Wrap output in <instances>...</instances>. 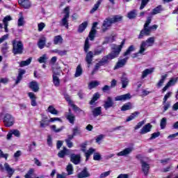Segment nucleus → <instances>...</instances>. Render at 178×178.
<instances>
[{
  "label": "nucleus",
  "mask_w": 178,
  "mask_h": 178,
  "mask_svg": "<svg viewBox=\"0 0 178 178\" xmlns=\"http://www.w3.org/2000/svg\"><path fill=\"white\" fill-rule=\"evenodd\" d=\"M122 19H123V17L120 15H115L113 17H108L106 18L105 20L103 22L102 30L104 33L109 29L113 24V23H118V22H122Z\"/></svg>",
  "instance_id": "nucleus-1"
},
{
  "label": "nucleus",
  "mask_w": 178,
  "mask_h": 178,
  "mask_svg": "<svg viewBox=\"0 0 178 178\" xmlns=\"http://www.w3.org/2000/svg\"><path fill=\"white\" fill-rule=\"evenodd\" d=\"M13 54L14 55H22L24 51V45L21 40H14L12 41Z\"/></svg>",
  "instance_id": "nucleus-2"
},
{
  "label": "nucleus",
  "mask_w": 178,
  "mask_h": 178,
  "mask_svg": "<svg viewBox=\"0 0 178 178\" xmlns=\"http://www.w3.org/2000/svg\"><path fill=\"white\" fill-rule=\"evenodd\" d=\"M154 44H155V37H150L146 40L142 41L140 44V54H143V52H145V51H147V48H149V47H153Z\"/></svg>",
  "instance_id": "nucleus-3"
},
{
  "label": "nucleus",
  "mask_w": 178,
  "mask_h": 178,
  "mask_svg": "<svg viewBox=\"0 0 178 178\" xmlns=\"http://www.w3.org/2000/svg\"><path fill=\"white\" fill-rule=\"evenodd\" d=\"M124 42H126V40H123L120 45L115 46L114 47V50L107 55L110 60H112V59H115V58H118V56H119V54H120L122 48H123V45H124Z\"/></svg>",
  "instance_id": "nucleus-4"
},
{
  "label": "nucleus",
  "mask_w": 178,
  "mask_h": 178,
  "mask_svg": "<svg viewBox=\"0 0 178 178\" xmlns=\"http://www.w3.org/2000/svg\"><path fill=\"white\" fill-rule=\"evenodd\" d=\"M64 13H65V15L63 17V19H61L60 24V26L65 27V29H69L68 19L70 16V8L66 7L64 9Z\"/></svg>",
  "instance_id": "nucleus-5"
},
{
  "label": "nucleus",
  "mask_w": 178,
  "mask_h": 178,
  "mask_svg": "<svg viewBox=\"0 0 178 178\" xmlns=\"http://www.w3.org/2000/svg\"><path fill=\"white\" fill-rule=\"evenodd\" d=\"M3 123L6 127H10L15 124V118L12 115L7 113L4 115Z\"/></svg>",
  "instance_id": "nucleus-6"
},
{
  "label": "nucleus",
  "mask_w": 178,
  "mask_h": 178,
  "mask_svg": "<svg viewBox=\"0 0 178 178\" xmlns=\"http://www.w3.org/2000/svg\"><path fill=\"white\" fill-rule=\"evenodd\" d=\"M134 151V148L129 147L124 149L122 151L117 153V156H128Z\"/></svg>",
  "instance_id": "nucleus-7"
},
{
  "label": "nucleus",
  "mask_w": 178,
  "mask_h": 178,
  "mask_svg": "<svg viewBox=\"0 0 178 178\" xmlns=\"http://www.w3.org/2000/svg\"><path fill=\"white\" fill-rule=\"evenodd\" d=\"M65 99H66L67 102H68V104L70 105V106L73 108L75 112H84L81 109H80V108L77 107V106L73 104V102L72 101V99H70V96H69V95H65Z\"/></svg>",
  "instance_id": "nucleus-8"
},
{
  "label": "nucleus",
  "mask_w": 178,
  "mask_h": 178,
  "mask_svg": "<svg viewBox=\"0 0 178 178\" xmlns=\"http://www.w3.org/2000/svg\"><path fill=\"white\" fill-rule=\"evenodd\" d=\"M115 103H113V100L112 99V97H108L106 100L104 101L103 106L106 111H108L109 108H112Z\"/></svg>",
  "instance_id": "nucleus-9"
},
{
  "label": "nucleus",
  "mask_w": 178,
  "mask_h": 178,
  "mask_svg": "<svg viewBox=\"0 0 178 178\" xmlns=\"http://www.w3.org/2000/svg\"><path fill=\"white\" fill-rule=\"evenodd\" d=\"M127 60H129V57H126L124 58L118 60L116 65L114 67V70H116L118 69H120V67H123L126 63H127Z\"/></svg>",
  "instance_id": "nucleus-10"
},
{
  "label": "nucleus",
  "mask_w": 178,
  "mask_h": 178,
  "mask_svg": "<svg viewBox=\"0 0 178 178\" xmlns=\"http://www.w3.org/2000/svg\"><path fill=\"white\" fill-rule=\"evenodd\" d=\"M177 80H178V78L170 79V80L166 83L165 87L163 88L162 89L163 92H165V91H167L169 87H172V86H175V84L177 83Z\"/></svg>",
  "instance_id": "nucleus-11"
},
{
  "label": "nucleus",
  "mask_w": 178,
  "mask_h": 178,
  "mask_svg": "<svg viewBox=\"0 0 178 178\" xmlns=\"http://www.w3.org/2000/svg\"><path fill=\"white\" fill-rule=\"evenodd\" d=\"M18 3L24 9H30L31 8V1L30 0H18Z\"/></svg>",
  "instance_id": "nucleus-12"
},
{
  "label": "nucleus",
  "mask_w": 178,
  "mask_h": 178,
  "mask_svg": "<svg viewBox=\"0 0 178 178\" xmlns=\"http://www.w3.org/2000/svg\"><path fill=\"white\" fill-rule=\"evenodd\" d=\"M131 99V95H130V93H127L125 95H118L116 96L115 97V101H127L129 99Z\"/></svg>",
  "instance_id": "nucleus-13"
},
{
  "label": "nucleus",
  "mask_w": 178,
  "mask_h": 178,
  "mask_svg": "<svg viewBox=\"0 0 178 178\" xmlns=\"http://www.w3.org/2000/svg\"><path fill=\"white\" fill-rule=\"evenodd\" d=\"M151 34V29L149 26H144V29L140 31L138 36L139 40H141L144 35H149Z\"/></svg>",
  "instance_id": "nucleus-14"
},
{
  "label": "nucleus",
  "mask_w": 178,
  "mask_h": 178,
  "mask_svg": "<svg viewBox=\"0 0 178 178\" xmlns=\"http://www.w3.org/2000/svg\"><path fill=\"white\" fill-rule=\"evenodd\" d=\"M152 130V125L149 123L146 124L140 131V134H147V133H149Z\"/></svg>",
  "instance_id": "nucleus-15"
},
{
  "label": "nucleus",
  "mask_w": 178,
  "mask_h": 178,
  "mask_svg": "<svg viewBox=\"0 0 178 178\" xmlns=\"http://www.w3.org/2000/svg\"><path fill=\"white\" fill-rule=\"evenodd\" d=\"M92 58H94V53L92 51L88 52L85 59L88 63V67H90L92 64Z\"/></svg>",
  "instance_id": "nucleus-16"
},
{
  "label": "nucleus",
  "mask_w": 178,
  "mask_h": 178,
  "mask_svg": "<svg viewBox=\"0 0 178 178\" xmlns=\"http://www.w3.org/2000/svg\"><path fill=\"white\" fill-rule=\"evenodd\" d=\"M92 115L93 118H98V116H101V115H102V107L99 106L93 108L92 109Z\"/></svg>",
  "instance_id": "nucleus-17"
},
{
  "label": "nucleus",
  "mask_w": 178,
  "mask_h": 178,
  "mask_svg": "<svg viewBox=\"0 0 178 178\" xmlns=\"http://www.w3.org/2000/svg\"><path fill=\"white\" fill-rule=\"evenodd\" d=\"M140 163L142 166V170L145 176H147L148 175V172L149 171V164L147 163V162L143 160L140 161Z\"/></svg>",
  "instance_id": "nucleus-18"
},
{
  "label": "nucleus",
  "mask_w": 178,
  "mask_h": 178,
  "mask_svg": "<svg viewBox=\"0 0 178 178\" xmlns=\"http://www.w3.org/2000/svg\"><path fill=\"white\" fill-rule=\"evenodd\" d=\"M4 169L8 173V177H12V176H13V173H15V169L12 168L9 163H4Z\"/></svg>",
  "instance_id": "nucleus-19"
},
{
  "label": "nucleus",
  "mask_w": 178,
  "mask_h": 178,
  "mask_svg": "<svg viewBox=\"0 0 178 178\" xmlns=\"http://www.w3.org/2000/svg\"><path fill=\"white\" fill-rule=\"evenodd\" d=\"M90 176H91V174H90L87 168H83V170L77 175L78 178H87L90 177Z\"/></svg>",
  "instance_id": "nucleus-20"
},
{
  "label": "nucleus",
  "mask_w": 178,
  "mask_h": 178,
  "mask_svg": "<svg viewBox=\"0 0 178 178\" xmlns=\"http://www.w3.org/2000/svg\"><path fill=\"white\" fill-rule=\"evenodd\" d=\"M81 156L79 154H72L70 156V161L71 162H72V163H74V165H79V163H80V159H81Z\"/></svg>",
  "instance_id": "nucleus-21"
},
{
  "label": "nucleus",
  "mask_w": 178,
  "mask_h": 178,
  "mask_svg": "<svg viewBox=\"0 0 178 178\" xmlns=\"http://www.w3.org/2000/svg\"><path fill=\"white\" fill-rule=\"evenodd\" d=\"M66 119H67L68 122L71 123V124H74V120H76V116L74 114L72 113V110L69 109L68 113L65 116Z\"/></svg>",
  "instance_id": "nucleus-22"
},
{
  "label": "nucleus",
  "mask_w": 178,
  "mask_h": 178,
  "mask_svg": "<svg viewBox=\"0 0 178 178\" xmlns=\"http://www.w3.org/2000/svg\"><path fill=\"white\" fill-rule=\"evenodd\" d=\"M29 88L32 89V91L34 92H38V90H40L38 83H37V81H31L29 83Z\"/></svg>",
  "instance_id": "nucleus-23"
},
{
  "label": "nucleus",
  "mask_w": 178,
  "mask_h": 178,
  "mask_svg": "<svg viewBox=\"0 0 178 178\" xmlns=\"http://www.w3.org/2000/svg\"><path fill=\"white\" fill-rule=\"evenodd\" d=\"M28 95L31 99V104L32 106H37V102L35 101L37 99V97H35V95L33 92H29Z\"/></svg>",
  "instance_id": "nucleus-24"
},
{
  "label": "nucleus",
  "mask_w": 178,
  "mask_h": 178,
  "mask_svg": "<svg viewBox=\"0 0 178 178\" xmlns=\"http://www.w3.org/2000/svg\"><path fill=\"white\" fill-rule=\"evenodd\" d=\"M40 127L45 129L47 126H49V121L48 117H42L41 121L40 122Z\"/></svg>",
  "instance_id": "nucleus-25"
},
{
  "label": "nucleus",
  "mask_w": 178,
  "mask_h": 178,
  "mask_svg": "<svg viewBox=\"0 0 178 178\" xmlns=\"http://www.w3.org/2000/svg\"><path fill=\"white\" fill-rule=\"evenodd\" d=\"M58 74H56L55 72H54V74L52 75L53 83H54L55 87H59V86L60 84V79H59Z\"/></svg>",
  "instance_id": "nucleus-26"
},
{
  "label": "nucleus",
  "mask_w": 178,
  "mask_h": 178,
  "mask_svg": "<svg viewBox=\"0 0 178 178\" xmlns=\"http://www.w3.org/2000/svg\"><path fill=\"white\" fill-rule=\"evenodd\" d=\"M47 42V38L45 37H42L40 39H39V41L38 42V46L40 49H44L45 47V43Z\"/></svg>",
  "instance_id": "nucleus-27"
},
{
  "label": "nucleus",
  "mask_w": 178,
  "mask_h": 178,
  "mask_svg": "<svg viewBox=\"0 0 178 178\" xmlns=\"http://www.w3.org/2000/svg\"><path fill=\"white\" fill-rule=\"evenodd\" d=\"M166 79H168V74H165L164 75H162L161 76V79L157 83L158 88H161V87H162V86H163V83H165Z\"/></svg>",
  "instance_id": "nucleus-28"
},
{
  "label": "nucleus",
  "mask_w": 178,
  "mask_h": 178,
  "mask_svg": "<svg viewBox=\"0 0 178 178\" xmlns=\"http://www.w3.org/2000/svg\"><path fill=\"white\" fill-rule=\"evenodd\" d=\"M25 73H26V70H20L19 71L18 76L15 81L16 84H19V83H20V81H22V79H23V74H24Z\"/></svg>",
  "instance_id": "nucleus-29"
},
{
  "label": "nucleus",
  "mask_w": 178,
  "mask_h": 178,
  "mask_svg": "<svg viewBox=\"0 0 178 178\" xmlns=\"http://www.w3.org/2000/svg\"><path fill=\"white\" fill-rule=\"evenodd\" d=\"M130 109H133V104L130 102L124 104L122 107H121V111H130Z\"/></svg>",
  "instance_id": "nucleus-30"
},
{
  "label": "nucleus",
  "mask_w": 178,
  "mask_h": 178,
  "mask_svg": "<svg viewBox=\"0 0 178 178\" xmlns=\"http://www.w3.org/2000/svg\"><path fill=\"white\" fill-rule=\"evenodd\" d=\"M154 69L150 68V69H146L142 72V79H145L148 74H151L152 73H154Z\"/></svg>",
  "instance_id": "nucleus-31"
},
{
  "label": "nucleus",
  "mask_w": 178,
  "mask_h": 178,
  "mask_svg": "<svg viewBox=\"0 0 178 178\" xmlns=\"http://www.w3.org/2000/svg\"><path fill=\"white\" fill-rule=\"evenodd\" d=\"M63 42V38L60 35H57L54 37V44L55 45H60Z\"/></svg>",
  "instance_id": "nucleus-32"
},
{
  "label": "nucleus",
  "mask_w": 178,
  "mask_h": 178,
  "mask_svg": "<svg viewBox=\"0 0 178 178\" xmlns=\"http://www.w3.org/2000/svg\"><path fill=\"white\" fill-rule=\"evenodd\" d=\"M81 74H83V68H81V65H79L76 67L74 77H80Z\"/></svg>",
  "instance_id": "nucleus-33"
},
{
  "label": "nucleus",
  "mask_w": 178,
  "mask_h": 178,
  "mask_svg": "<svg viewBox=\"0 0 178 178\" xmlns=\"http://www.w3.org/2000/svg\"><path fill=\"white\" fill-rule=\"evenodd\" d=\"M102 3V0H98L97 3L94 5L93 8L90 10V13H94L98 10V8H99L101 3Z\"/></svg>",
  "instance_id": "nucleus-34"
},
{
  "label": "nucleus",
  "mask_w": 178,
  "mask_h": 178,
  "mask_svg": "<svg viewBox=\"0 0 178 178\" xmlns=\"http://www.w3.org/2000/svg\"><path fill=\"white\" fill-rule=\"evenodd\" d=\"M138 115H140V112H138V111H136V112L131 113V115H130L127 118L126 122H131V120H134V119H136V118H137V116H138Z\"/></svg>",
  "instance_id": "nucleus-35"
},
{
  "label": "nucleus",
  "mask_w": 178,
  "mask_h": 178,
  "mask_svg": "<svg viewBox=\"0 0 178 178\" xmlns=\"http://www.w3.org/2000/svg\"><path fill=\"white\" fill-rule=\"evenodd\" d=\"M48 56H47V54H43L39 58H38V62H39V63H46L48 62Z\"/></svg>",
  "instance_id": "nucleus-36"
},
{
  "label": "nucleus",
  "mask_w": 178,
  "mask_h": 178,
  "mask_svg": "<svg viewBox=\"0 0 178 178\" xmlns=\"http://www.w3.org/2000/svg\"><path fill=\"white\" fill-rule=\"evenodd\" d=\"M135 50L136 48L134 47V45L129 46L127 51L124 53V56H127V55H130V54L134 52V51Z\"/></svg>",
  "instance_id": "nucleus-37"
},
{
  "label": "nucleus",
  "mask_w": 178,
  "mask_h": 178,
  "mask_svg": "<svg viewBox=\"0 0 178 178\" xmlns=\"http://www.w3.org/2000/svg\"><path fill=\"white\" fill-rule=\"evenodd\" d=\"M104 51H105V49L104 47H99V48L95 49L94 50L93 56H98V55H101V54H102V52H104Z\"/></svg>",
  "instance_id": "nucleus-38"
},
{
  "label": "nucleus",
  "mask_w": 178,
  "mask_h": 178,
  "mask_svg": "<svg viewBox=\"0 0 178 178\" xmlns=\"http://www.w3.org/2000/svg\"><path fill=\"white\" fill-rule=\"evenodd\" d=\"M32 58H28L26 60H24V61H22L20 63H19V66L21 67H24V66H29V65H30V63H31V60H32Z\"/></svg>",
  "instance_id": "nucleus-39"
},
{
  "label": "nucleus",
  "mask_w": 178,
  "mask_h": 178,
  "mask_svg": "<svg viewBox=\"0 0 178 178\" xmlns=\"http://www.w3.org/2000/svg\"><path fill=\"white\" fill-rule=\"evenodd\" d=\"M95 152V149L90 147L87 152H85L86 161H88V158H90V155H92Z\"/></svg>",
  "instance_id": "nucleus-40"
},
{
  "label": "nucleus",
  "mask_w": 178,
  "mask_h": 178,
  "mask_svg": "<svg viewBox=\"0 0 178 178\" xmlns=\"http://www.w3.org/2000/svg\"><path fill=\"white\" fill-rule=\"evenodd\" d=\"M67 151H69V149H67L66 147H64L63 150H60L58 152V158H65V156L66 155V154H67Z\"/></svg>",
  "instance_id": "nucleus-41"
},
{
  "label": "nucleus",
  "mask_w": 178,
  "mask_h": 178,
  "mask_svg": "<svg viewBox=\"0 0 178 178\" xmlns=\"http://www.w3.org/2000/svg\"><path fill=\"white\" fill-rule=\"evenodd\" d=\"M121 82L122 84V88H126V87L129 86V79L125 76H122L121 78Z\"/></svg>",
  "instance_id": "nucleus-42"
},
{
  "label": "nucleus",
  "mask_w": 178,
  "mask_h": 178,
  "mask_svg": "<svg viewBox=\"0 0 178 178\" xmlns=\"http://www.w3.org/2000/svg\"><path fill=\"white\" fill-rule=\"evenodd\" d=\"M88 24L87 22H83L81 25H79V29H78V32L79 33H83L87 29Z\"/></svg>",
  "instance_id": "nucleus-43"
},
{
  "label": "nucleus",
  "mask_w": 178,
  "mask_h": 178,
  "mask_svg": "<svg viewBox=\"0 0 178 178\" xmlns=\"http://www.w3.org/2000/svg\"><path fill=\"white\" fill-rule=\"evenodd\" d=\"M109 57L108 56H104L100 61H99V64L102 65V66H104V65H106V63H109Z\"/></svg>",
  "instance_id": "nucleus-44"
},
{
  "label": "nucleus",
  "mask_w": 178,
  "mask_h": 178,
  "mask_svg": "<svg viewBox=\"0 0 178 178\" xmlns=\"http://www.w3.org/2000/svg\"><path fill=\"white\" fill-rule=\"evenodd\" d=\"M99 86V82L97 81H92L88 85L89 90H92V88H95V87H98Z\"/></svg>",
  "instance_id": "nucleus-45"
},
{
  "label": "nucleus",
  "mask_w": 178,
  "mask_h": 178,
  "mask_svg": "<svg viewBox=\"0 0 178 178\" xmlns=\"http://www.w3.org/2000/svg\"><path fill=\"white\" fill-rule=\"evenodd\" d=\"M96 33H97L96 29H91L88 35V38H90V41H94V38H95Z\"/></svg>",
  "instance_id": "nucleus-46"
},
{
  "label": "nucleus",
  "mask_w": 178,
  "mask_h": 178,
  "mask_svg": "<svg viewBox=\"0 0 178 178\" xmlns=\"http://www.w3.org/2000/svg\"><path fill=\"white\" fill-rule=\"evenodd\" d=\"M99 97H101L99 95V93H98V92L95 93L93 95L92 99L90 102V105H92V104H94V102H95V101H98V99H99Z\"/></svg>",
  "instance_id": "nucleus-47"
},
{
  "label": "nucleus",
  "mask_w": 178,
  "mask_h": 178,
  "mask_svg": "<svg viewBox=\"0 0 178 178\" xmlns=\"http://www.w3.org/2000/svg\"><path fill=\"white\" fill-rule=\"evenodd\" d=\"M136 16H137V11L136 10H133L132 11H130L127 14L128 19H134Z\"/></svg>",
  "instance_id": "nucleus-48"
},
{
  "label": "nucleus",
  "mask_w": 178,
  "mask_h": 178,
  "mask_svg": "<svg viewBox=\"0 0 178 178\" xmlns=\"http://www.w3.org/2000/svg\"><path fill=\"white\" fill-rule=\"evenodd\" d=\"M72 134L73 136H79V134H81V129H80V127H74L72 129Z\"/></svg>",
  "instance_id": "nucleus-49"
},
{
  "label": "nucleus",
  "mask_w": 178,
  "mask_h": 178,
  "mask_svg": "<svg viewBox=\"0 0 178 178\" xmlns=\"http://www.w3.org/2000/svg\"><path fill=\"white\" fill-rule=\"evenodd\" d=\"M48 112L51 113V115H58V112L56 111L54 106H49L47 108Z\"/></svg>",
  "instance_id": "nucleus-50"
},
{
  "label": "nucleus",
  "mask_w": 178,
  "mask_h": 178,
  "mask_svg": "<svg viewBox=\"0 0 178 178\" xmlns=\"http://www.w3.org/2000/svg\"><path fill=\"white\" fill-rule=\"evenodd\" d=\"M161 12H162V6H159L153 10L152 15H158V13H161Z\"/></svg>",
  "instance_id": "nucleus-51"
},
{
  "label": "nucleus",
  "mask_w": 178,
  "mask_h": 178,
  "mask_svg": "<svg viewBox=\"0 0 178 178\" xmlns=\"http://www.w3.org/2000/svg\"><path fill=\"white\" fill-rule=\"evenodd\" d=\"M66 170L69 175H73V165H72L71 163H69L67 165Z\"/></svg>",
  "instance_id": "nucleus-52"
},
{
  "label": "nucleus",
  "mask_w": 178,
  "mask_h": 178,
  "mask_svg": "<svg viewBox=\"0 0 178 178\" xmlns=\"http://www.w3.org/2000/svg\"><path fill=\"white\" fill-rule=\"evenodd\" d=\"M50 129H51V130H54V131H55V133H60V131H62V130H63V129H65V127H61L59 129H56V125H51V126H50Z\"/></svg>",
  "instance_id": "nucleus-53"
},
{
  "label": "nucleus",
  "mask_w": 178,
  "mask_h": 178,
  "mask_svg": "<svg viewBox=\"0 0 178 178\" xmlns=\"http://www.w3.org/2000/svg\"><path fill=\"white\" fill-rule=\"evenodd\" d=\"M12 21V17L10 15L6 16L3 19V24H9V22Z\"/></svg>",
  "instance_id": "nucleus-54"
},
{
  "label": "nucleus",
  "mask_w": 178,
  "mask_h": 178,
  "mask_svg": "<svg viewBox=\"0 0 178 178\" xmlns=\"http://www.w3.org/2000/svg\"><path fill=\"white\" fill-rule=\"evenodd\" d=\"M88 49H90V41L88 40V38H86L84 44L85 52H88Z\"/></svg>",
  "instance_id": "nucleus-55"
},
{
  "label": "nucleus",
  "mask_w": 178,
  "mask_h": 178,
  "mask_svg": "<svg viewBox=\"0 0 178 178\" xmlns=\"http://www.w3.org/2000/svg\"><path fill=\"white\" fill-rule=\"evenodd\" d=\"M164 112H166L170 108V102H163Z\"/></svg>",
  "instance_id": "nucleus-56"
},
{
  "label": "nucleus",
  "mask_w": 178,
  "mask_h": 178,
  "mask_svg": "<svg viewBox=\"0 0 178 178\" xmlns=\"http://www.w3.org/2000/svg\"><path fill=\"white\" fill-rule=\"evenodd\" d=\"M166 118H163L161 119L160 122L161 129H163L166 127Z\"/></svg>",
  "instance_id": "nucleus-57"
},
{
  "label": "nucleus",
  "mask_w": 178,
  "mask_h": 178,
  "mask_svg": "<svg viewBox=\"0 0 178 178\" xmlns=\"http://www.w3.org/2000/svg\"><path fill=\"white\" fill-rule=\"evenodd\" d=\"M144 124H145V121L143 120L139 122L136 126L134 127L135 130H138V129H141V127H143V126H144Z\"/></svg>",
  "instance_id": "nucleus-58"
},
{
  "label": "nucleus",
  "mask_w": 178,
  "mask_h": 178,
  "mask_svg": "<svg viewBox=\"0 0 178 178\" xmlns=\"http://www.w3.org/2000/svg\"><path fill=\"white\" fill-rule=\"evenodd\" d=\"M151 92H152L148 90V89H143L141 92V97H147V95H149Z\"/></svg>",
  "instance_id": "nucleus-59"
},
{
  "label": "nucleus",
  "mask_w": 178,
  "mask_h": 178,
  "mask_svg": "<svg viewBox=\"0 0 178 178\" xmlns=\"http://www.w3.org/2000/svg\"><path fill=\"white\" fill-rule=\"evenodd\" d=\"M172 92H167L163 99V102H164V103L166 102L168 99L172 97Z\"/></svg>",
  "instance_id": "nucleus-60"
},
{
  "label": "nucleus",
  "mask_w": 178,
  "mask_h": 178,
  "mask_svg": "<svg viewBox=\"0 0 178 178\" xmlns=\"http://www.w3.org/2000/svg\"><path fill=\"white\" fill-rule=\"evenodd\" d=\"M17 24L19 27H21L22 26H24V18L23 17V15H21V17L18 19Z\"/></svg>",
  "instance_id": "nucleus-61"
},
{
  "label": "nucleus",
  "mask_w": 178,
  "mask_h": 178,
  "mask_svg": "<svg viewBox=\"0 0 178 178\" xmlns=\"http://www.w3.org/2000/svg\"><path fill=\"white\" fill-rule=\"evenodd\" d=\"M38 31H42L45 29V24L44 22H40L38 24Z\"/></svg>",
  "instance_id": "nucleus-62"
},
{
  "label": "nucleus",
  "mask_w": 178,
  "mask_h": 178,
  "mask_svg": "<svg viewBox=\"0 0 178 178\" xmlns=\"http://www.w3.org/2000/svg\"><path fill=\"white\" fill-rule=\"evenodd\" d=\"M11 133L15 137H20V131L17 129L11 130Z\"/></svg>",
  "instance_id": "nucleus-63"
},
{
  "label": "nucleus",
  "mask_w": 178,
  "mask_h": 178,
  "mask_svg": "<svg viewBox=\"0 0 178 178\" xmlns=\"http://www.w3.org/2000/svg\"><path fill=\"white\" fill-rule=\"evenodd\" d=\"M94 161H101V154L99 153H95L93 155Z\"/></svg>",
  "instance_id": "nucleus-64"
}]
</instances>
